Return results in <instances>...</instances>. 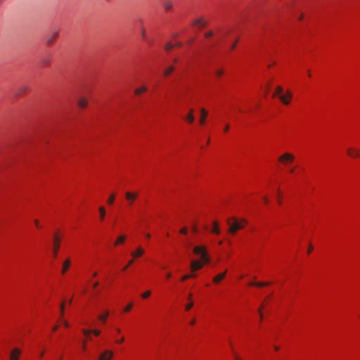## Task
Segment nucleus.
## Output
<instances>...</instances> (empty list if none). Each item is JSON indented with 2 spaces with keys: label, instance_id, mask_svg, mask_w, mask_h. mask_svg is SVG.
Segmentation results:
<instances>
[{
  "label": "nucleus",
  "instance_id": "obj_1",
  "mask_svg": "<svg viewBox=\"0 0 360 360\" xmlns=\"http://www.w3.org/2000/svg\"><path fill=\"white\" fill-rule=\"evenodd\" d=\"M193 252L200 256V260H192L191 262V269L192 271L201 269L203 264H208L210 261L205 247L195 246L193 248Z\"/></svg>",
  "mask_w": 360,
  "mask_h": 360
},
{
  "label": "nucleus",
  "instance_id": "obj_2",
  "mask_svg": "<svg viewBox=\"0 0 360 360\" xmlns=\"http://www.w3.org/2000/svg\"><path fill=\"white\" fill-rule=\"evenodd\" d=\"M245 221L244 220L239 221L235 218L228 219V224L229 226V232L232 234L243 229L245 226Z\"/></svg>",
  "mask_w": 360,
  "mask_h": 360
},
{
  "label": "nucleus",
  "instance_id": "obj_3",
  "mask_svg": "<svg viewBox=\"0 0 360 360\" xmlns=\"http://www.w3.org/2000/svg\"><path fill=\"white\" fill-rule=\"evenodd\" d=\"M274 96H277L285 105H288L292 98V94L290 91H288L285 94H283L281 86L276 88Z\"/></svg>",
  "mask_w": 360,
  "mask_h": 360
},
{
  "label": "nucleus",
  "instance_id": "obj_4",
  "mask_svg": "<svg viewBox=\"0 0 360 360\" xmlns=\"http://www.w3.org/2000/svg\"><path fill=\"white\" fill-rule=\"evenodd\" d=\"M294 155L289 153H285L283 154L278 158V161L286 167L291 164L294 161Z\"/></svg>",
  "mask_w": 360,
  "mask_h": 360
},
{
  "label": "nucleus",
  "instance_id": "obj_5",
  "mask_svg": "<svg viewBox=\"0 0 360 360\" xmlns=\"http://www.w3.org/2000/svg\"><path fill=\"white\" fill-rule=\"evenodd\" d=\"M60 248V238L58 236L55 235L53 238V257L56 258L58 252Z\"/></svg>",
  "mask_w": 360,
  "mask_h": 360
},
{
  "label": "nucleus",
  "instance_id": "obj_6",
  "mask_svg": "<svg viewBox=\"0 0 360 360\" xmlns=\"http://www.w3.org/2000/svg\"><path fill=\"white\" fill-rule=\"evenodd\" d=\"M115 331L116 333V335H115V343L116 344H118V345H120L122 343H123L124 342V337L123 335H121V329L118 327H116L115 328Z\"/></svg>",
  "mask_w": 360,
  "mask_h": 360
},
{
  "label": "nucleus",
  "instance_id": "obj_7",
  "mask_svg": "<svg viewBox=\"0 0 360 360\" xmlns=\"http://www.w3.org/2000/svg\"><path fill=\"white\" fill-rule=\"evenodd\" d=\"M59 32L58 30L51 31L46 37V43L51 44L58 37Z\"/></svg>",
  "mask_w": 360,
  "mask_h": 360
},
{
  "label": "nucleus",
  "instance_id": "obj_8",
  "mask_svg": "<svg viewBox=\"0 0 360 360\" xmlns=\"http://www.w3.org/2000/svg\"><path fill=\"white\" fill-rule=\"evenodd\" d=\"M347 155L353 158H358L360 157V150L354 148H348L347 149Z\"/></svg>",
  "mask_w": 360,
  "mask_h": 360
},
{
  "label": "nucleus",
  "instance_id": "obj_9",
  "mask_svg": "<svg viewBox=\"0 0 360 360\" xmlns=\"http://www.w3.org/2000/svg\"><path fill=\"white\" fill-rule=\"evenodd\" d=\"M113 356V353L110 350H105L103 352L98 358V360H112Z\"/></svg>",
  "mask_w": 360,
  "mask_h": 360
},
{
  "label": "nucleus",
  "instance_id": "obj_10",
  "mask_svg": "<svg viewBox=\"0 0 360 360\" xmlns=\"http://www.w3.org/2000/svg\"><path fill=\"white\" fill-rule=\"evenodd\" d=\"M137 195L131 192H127L125 193V198L129 202V205H131L136 200Z\"/></svg>",
  "mask_w": 360,
  "mask_h": 360
},
{
  "label": "nucleus",
  "instance_id": "obj_11",
  "mask_svg": "<svg viewBox=\"0 0 360 360\" xmlns=\"http://www.w3.org/2000/svg\"><path fill=\"white\" fill-rule=\"evenodd\" d=\"M20 354V350L18 348H15L12 350V352L11 353L10 359L11 360H18Z\"/></svg>",
  "mask_w": 360,
  "mask_h": 360
},
{
  "label": "nucleus",
  "instance_id": "obj_12",
  "mask_svg": "<svg viewBox=\"0 0 360 360\" xmlns=\"http://www.w3.org/2000/svg\"><path fill=\"white\" fill-rule=\"evenodd\" d=\"M193 25L198 28H202L206 25V21L202 18H198L193 22Z\"/></svg>",
  "mask_w": 360,
  "mask_h": 360
},
{
  "label": "nucleus",
  "instance_id": "obj_13",
  "mask_svg": "<svg viewBox=\"0 0 360 360\" xmlns=\"http://www.w3.org/2000/svg\"><path fill=\"white\" fill-rule=\"evenodd\" d=\"M71 264V260L70 259H67L65 260V262L63 264V268L61 271L62 274H65L68 269L70 268Z\"/></svg>",
  "mask_w": 360,
  "mask_h": 360
},
{
  "label": "nucleus",
  "instance_id": "obj_14",
  "mask_svg": "<svg viewBox=\"0 0 360 360\" xmlns=\"http://www.w3.org/2000/svg\"><path fill=\"white\" fill-rule=\"evenodd\" d=\"M226 272L227 271H225L224 272L220 273V274H217V276H215L213 278V282L215 283H219L222 279H224L225 278Z\"/></svg>",
  "mask_w": 360,
  "mask_h": 360
},
{
  "label": "nucleus",
  "instance_id": "obj_15",
  "mask_svg": "<svg viewBox=\"0 0 360 360\" xmlns=\"http://www.w3.org/2000/svg\"><path fill=\"white\" fill-rule=\"evenodd\" d=\"M83 332V334L86 336V337H89L91 333H94V335L96 336H98L101 333L100 330H86V329H84L82 330Z\"/></svg>",
  "mask_w": 360,
  "mask_h": 360
},
{
  "label": "nucleus",
  "instance_id": "obj_16",
  "mask_svg": "<svg viewBox=\"0 0 360 360\" xmlns=\"http://www.w3.org/2000/svg\"><path fill=\"white\" fill-rule=\"evenodd\" d=\"M200 112H201V116H200V124H203L205 122V119H206V117H207L208 112L204 108H202L200 110Z\"/></svg>",
  "mask_w": 360,
  "mask_h": 360
},
{
  "label": "nucleus",
  "instance_id": "obj_17",
  "mask_svg": "<svg viewBox=\"0 0 360 360\" xmlns=\"http://www.w3.org/2000/svg\"><path fill=\"white\" fill-rule=\"evenodd\" d=\"M143 253L144 250L142 248L139 247L136 251L131 252V256L134 257H138L143 255Z\"/></svg>",
  "mask_w": 360,
  "mask_h": 360
},
{
  "label": "nucleus",
  "instance_id": "obj_18",
  "mask_svg": "<svg viewBox=\"0 0 360 360\" xmlns=\"http://www.w3.org/2000/svg\"><path fill=\"white\" fill-rule=\"evenodd\" d=\"M184 120L188 123H193L194 121V116L193 115V110L191 109L189 113L184 117Z\"/></svg>",
  "mask_w": 360,
  "mask_h": 360
},
{
  "label": "nucleus",
  "instance_id": "obj_19",
  "mask_svg": "<svg viewBox=\"0 0 360 360\" xmlns=\"http://www.w3.org/2000/svg\"><path fill=\"white\" fill-rule=\"evenodd\" d=\"M269 284V283H266V282H250L249 283V285L250 286L263 287V286H266Z\"/></svg>",
  "mask_w": 360,
  "mask_h": 360
},
{
  "label": "nucleus",
  "instance_id": "obj_20",
  "mask_svg": "<svg viewBox=\"0 0 360 360\" xmlns=\"http://www.w3.org/2000/svg\"><path fill=\"white\" fill-rule=\"evenodd\" d=\"M87 103L88 102L86 99H85L84 98H80L78 101V105L81 108H84L87 105Z\"/></svg>",
  "mask_w": 360,
  "mask_h": 360
},
{
  "label": "nucleus",
  "instance_id": "obj_21",
  "mask_svg": "<svg viewBox=\"0 0 360 360\" xmlns=\"http://www.w3.org/2000/svg\"><path fill=\"white\" fill-rule=\"evenodd\" d=\"M211 231L217 235H219L220 233V230H219L217 222L214 221L213 223V227H212Z\"/></svg>",
  "mask_w": 360,
  "mask_h": 360
},
{
  "label": "nucleus",
  "instance_id": "obj_22",
  "mask_svg": "<svg viewBox=\"0 0 360 360\" xmlns=\"http://www.w3.org/2000/svg\"><path fill=\"white\" fill-rule=\"evenodd\" d=\"M108 316H109V312L108 311H106L103 314L99 315L98 318L103 323H105Z\"/></svg>",
  "mask_w": 360,
  "mask_h": 360
},
{
  "label": "nucleus",
  "instance_id": "obj_23",
  "mask_svg": "<svg viewBox=\"0 0 360 360\" xmlns=\"http://www.w3.org/2000/svg\"><path fill=\"white\" fill-rule=\"evenodd\" d=\"M180 44L179 43H172V42H168L165 49L167 51H169L170 49H172L173 47H174L175 46H179Z\"/></svg>",
  "mask_w": 360,
  "mask_h": 360
},
{
  "label": "nucleus",
  "instance_id": "obj_24",
  "mask_svg": "<svg viewBox=\"0 0 360 360\" xmlns=\"http://www.w3.org/2000/svg\"><path fill=\"white\" fill-rule=\"evenodd\" d=\"M163 6L165 11H169L172 8L173 5L171 1H167L164 3Z\"/></svg>",
  "mask_w": 360,
  "mask_h": 360
},
{
  "label": "nucleus",
  "instance_id": "obj_25",
  "mask_svg": "<svg viewBox=\"0 0 360 360\" xmlns=\"http://www.w3.org/2000/svg\"><path fill=\"white\" fill-rule=\"evenodd\" d=\"M98 210H99V213H100V219L101 221H103L105 216V208L103 207H100Z\"/></svg>",
  "mask_w": 360,
  "mask_h": 360
},
{
  "label": "nucleus",
  "instance_id": "obj_26",
  "mask_svg": "<svg viewBox=\"0 0 360 360\" xmlns=\"http://www.w3.org/2000/svg\"><path fill=\"white\" fill-rule=\"evenodd\" d=\"M125 236H120L117 238V240L115 243V245H117L118 244L123 243L125 240Z\"/></svg>",
  "mask_w": 360,
  "mask_h": 360
},
{
  "label": "nucleus",
  "instance_id": "obj_27",
  "mask_svg": "<svg viewBox=\"0 0 360 360\" xmlns=\"http://www.w3.org/2000/svg\"><path fill=\"white\" fill-rule=\"evenodd\" d=\"M146 91V86H141L137 89L135 90V94L136 95H139L143 92H145Z\"/></svg>",
  "mask_w": 360,
  "mask_h": 360
},
{
  "label": "nucleus",
  "instance_id": "obj_28",
  "mask_svg": "<svg viewBox=\"0 0 360 360\" xmlns=\"http://www.w3.org/2000/svg\"><path fill=\"white\" fill-rule=\"evenodd\" d=\"M115 194H112L109 198L108 199V203L109 205H112L113 202H114V200H115Z\"/></svg>",
  "mask_w": 360,
  "mask_h": 360
},
{
  "label": "nucleus",
  "instance_id": "obj_29",
  "mask_svg": "<svg viewBox=\"0 0 360 360\" xmlns=\"http://www.w3.org/2000/svg\"><path fill=\"white\" fill-rule=\"evenodd\" d=\"M174 70V68L172 66H170L165 70L164 74L165 75H168Z\"/></svg>",
  "mask_w": 360,
  "mask_h": 360
},
{
  "label": "nucleus",
  "instance_id": "obj_30",
  "mask_svg": "<svg viewBox=\"0 0 360 360\" xmlns=\"http://www.w3.org/2000/svg\"><path fill=\"white\" fill-rule=\"evenodd\" d=\"M133 307V304L132 303H129V304H127L124 309V312H129L131 311V309H132Z\"/></svg>",
  "mask_w": 360,
  "mask_h": 360
},
{
  "label": "nucleus",
  "instance_id": "obj_31",
  "mask_svg": "<svg viewBox=\"0 0 360 360\" xmlns=\"http://www.w3.org/2000/svg\"><path fill=\"white\" fill-rule=\"evenodd\" d=\"M151 295V292L150 290H148L146 292H145L144 293H143L141 295V297L143 298V299H146L148 297H149Z\"/></svg>",
  "mask_w": 360,
  "mask_h": 360
},
{
  "label": "nucleus",
  "instance_id": "obj_32",
  "mask_svg": "<svg viewBox=\"0 0 360 360\" xmlns=\"http://www.w3.org/2000/svg\"><path fill=\"white\" fill-rule=\"evenodd\" d=\"M133 262H134L133 259L129 261V262L127 264V265L123 267L122 271H126L129 268V266L133 264Z\"/></svg>",
  "mask_w": 360,
  "mask_h": 360
},
{
  "label": "nucleus",
  "instance_id": "obj_33",
  "mask_svg": "<svg viewBox=\"0 0 360 360\" xmlns=\"http://www.w3.org/2000/svg\"><path fill=\"white\" fill-rule=\"evenodd\" d=\"M191 278V275L186 274V275L183 276L181 278V281H186V280H188V278Z\"/></svg>",
  "mask_w": 360,
  "mask_h": 360
},
{
  "label": "nucleus",
  "instance_id": "obj_34",
  "mask_svg": "<svg viewBox=\"0 0 360 360\" xmlns=\"http://www.w3.org/2000/svg\"><path fill=\"white\" fill-rule=\"evenodd\" d=\"M193 306V302H190L188 303V304L186 305L185 308H186V311H189Z\"/></svg>",
  "mask_w": 360,
  "mask_h": 360
},
{
  "label": "nucleus",
  "instance_id": "obj_35",
  "mask_svg": "<svg viewBox=\"0 0 360 360\" xmlns=\"http://www.w3.org/2000/svg\"><path fill=\"white\" fill-rule=\"evenodd\" d=\"M216 75L217 77H221L223 75V70H217L216 71Z\"/></svg>",
  "mask_w": 360,
  "mask_h": 360
},
{
  "label": "nucleus",
  "instance_id": "obj_36",
  "mask_svg": "<svg viewBox=\"0 0 360 360\" xmlns=\"http://www.w3.org/2000/svg\"><path fill=\"white\" fill-rule=\"evenodd\" d=\"M141 36H142L143 39H146V31L143 28L141 30Z\"/></svg>",
  "mask_w": 360,
  "mask_h": 360
},
{
  "label": "nucleus",
  "instance_id": "obj_37",
  "mask_svg": "<svg viewBox=\"0 0 360 360\" xmlns=\"http://www.w3.org/2000/svg\"><path fill=\"white\" fill-rule=\"evenodd\" d=\"M212 35V32H207V33H206V34H205V37H206V38H209V37H210Z\"/></svg>",
  "mask_w": 360,
  "mask_h": 360
},
{
  "label": "nucleus",
  "instance_id": "obj_38",
  "mask_svg": "<svg viewBox=\"0 0 360 360\" xmlns=\"http://www.w3.org/2000/svg\"><path fill=\"white\" fill-rule=\"evenodd\" d=\"M234 360H243L238 355L234 354Z\"/></svg>",
  "mask_w": 360,
  "mask_h": 360
},
{
  "label": "nucleus",
  "instance_id": "obj_39",
  "mask_svg": "<svg viewBox=\"0 0 360 360\" xmlns=\"http://www.w3.org/2000/svg\"><path fill=\"white\" fill-rule=\"evenodd\" d=\"M180 232H181V233L186 234V233H187V230H186V228H183V229H181Z\"/></svg>",
  "mask_w": 360,
  "mask_h": 360
},
{
  "label": "nucleus",
  "instance_id": "obj_40",
  "mask_svg": "<svg viewBox=\"0 0 360 360\" xmlns=\"http://www.w3.org/2000/svg\"><path fill=\"white\" fill-rule=\"evenodd\" d=\"M294 171H295V168L289 167V169H288L289 173L292 174L294 172Z\"/></svg>",
  "mask_w": 360,
  "mask_h": 360
},
{
  "label": "nucleus",
  "instance_id": "obj_41",
  "mask_svg": "<svg viewBox=\"0 0 360 360\" xmlns=\"http://www.w3.org/2000/svg\"><path fill=\"white\" fill-rule=\"evenodd\" d=\"M82 349H83L84 351H85V350H86V341H84V342H83V345H82Z\"/></svg>",
  "mask_w": 360,
  "mask_h": 360
},
{
  "label": "nucleus",
  "instance_id": "obj_42",
  "mask_svg": "<svg viewBox=\"0 0 360 360\" xmlns=\"http://www.w3.org/2000/svg\"><path fill=\"white\" fill-rule=\"evenodd\" d=\"M34 224H35V225H36V226H37V228H39V227H40V226H39V221H38V220H37V219H36V220H34Z\"/></svg>",
  "mask_w": 360,
  "mask_h": 360
},
{
  "label": "nucleus",
  "instance_id": "obj_43",
  "mask_svg": "<svg viewBox=\"0 0 360 360\" xmlns=\"http://www.w3.org/2000/svg\"><path fill=\"white\" fill-rule=\"evenodd\" d=\"M171 276H172V274H171V273H169H169H167V274H166V278H167V279L170 278H171Z\"/></svg>",
  "mask_w": 360,
  "mask_h": 360
},
{
  "label": "nucleus",
  "instance_id": "obj_44",
  "mask_svg": "<svg viewBox=\"0 0 360 360\" xmlns=\"http://www.w3.org/2000/svg\"><path fill=\"white\" fill-rule=\"evenodd\" d=\"M229 126L228 124H226V125L225 126V127H224V131H225V132H227V131H228V130H229Z\"/></svg>",
  "mask_w": 360,
  "mask_h": 360
},
{
  "label": "nucleus",
  "instance_id": "obj_45",
  "mask_svg": "<svg viewBox=\"0 0 360 360\" xmlns=\"http://www.w3.org/2000/svg\"><path fill=\"white\" fill-rule=\"evenodd\" d=\"M63 324H64V326H65L66 328H68V327H69V324H68V323L66 321H63Z\"/></svg>",
  "mask_w": 360,
  "mask_h": 360
},
{
  "label": "nucleus",
  "instance_id": "obj_46",
  "mask_svg": "<svg viewBox=\"0 0 360 360\" xmlns=\"http://www.w3.org/2000/svg\"><path fill=\"white\" fill-rule=\"evenodd\" d=\"M236 44V41H235V42L231 45V50H233V49L235 48Z\"/></svg>",
  "mask_w": 360,
  "mask_h": 360
},
{
  "label": "nucleus",
  "instance_id": "obj_47",
  "mask_svg": "<svg viewBox=\"0 0 360 360\" xmlns=\"http://www.w3.org/2000/svg\"><path fill=\"white\" fill-rule=\"evenodd\" d=\"M313 247L312 245H310L308 250V254H309L312 251Z\"/></svg>",
  "mask_w": 360,
  "mask_h": 360
},
{
  "label": "nucleus",
  "instance_id": "obj_48",
  "mask_svg": "<svg viewBox=\"0 0 360 360\" xmlns=\"http://www.w3.org/2000/svg\"><path fill=\"white\" fill-rule=\"evenodd\" d=\"M195 319H192V320L191 321V322H190V324H191V325H194V324H195Z\"/></svg>",
  "mask_w": 360,
  "mask_h": 360
},
{
  "label": "nucleus",
  "instance_id": "obj_49",
  "mask_svg": "<svg viewBox=\"0 0 360 360\" xmlns=\"http://www.w3.org/2000/svg\"><path fill=\"white\" fill-rule=\"evenodd\" d=\"M60 308H61V311H62V313H63V310H64V304H61Z\"/></svg>",
  "mask_w": 360,
  "mask_h": 360
},
{
  "label": "nucleus",
  "instance_id": "obj_50",
  "mask_svg": "<svg viewBox=\"0 0 360 360\" xmlns=\"http://www.w3.org/2000/svg\"><path fill=\"white\" fill-rule=\"evenodd\" d=\"M44 351L41 352L40 354H39V357L41 358L44 356Z\"/></svg>",
  "mask_w": 360,
  "mask_h": 360
},
{
  "label": "nucleus",
  "instance_id": "obj_51",
  "mask_svg": "<svg viewBox=\"0 0 360 360\" xmlns=\"http://www.w3.org/2000/svg\"><path fill=\"white\" fill-rule=\"evenodd\" d=\"M146 237L147 238H150V235L149 233H146Z\"/></svg>",
  "mask_w": 360,
  "mask_h": 360
},
{
  "label": "nucleus",
  "instance_id": "obj_52",
  "mask_svg": "<svg viewBox=\"0 0 360 360\" xmlns=\"http://www.w3.org/2000/svg\"><path fill=\"white\" fill-rule=\"evenodd\" d=\"M98 285V282L95 283L94 284V288H96Z\"/></svg>",
  "mask_w": 360,
  "mask_h": 360
},
{
  "label": "nucleus",
  "instance_id": "obj_53",
  "mask_svg": "<svg viewBox=\"0 0 360 360\" xmlns=\"http://www.w3.org/2000/svg\"><path fill=\"white\" fill-rule=\"evenodd\" d=\"M57 328H58V326H54V327L53 328V331H56V330H57Z\"/></svg>",
  "mask_w": 360,
  "mask_h": 360
},
{
  "label": "nucleus",
  "instance_id": "obj_54",
  "mask_svg": "<svg viewBox=\"0 0 360 360\" xmlns=\"http://www.w3.org/2000/svg\"><path fill=\"white\" fill-rule=\"evenodd\" d=\"M191 278H195L196 276L195 274H191Z\"/></svg>",
  "mask_w": 360,
  "mask_h": 360
},
{
  "label": "nucleus",
  "instance_id": "obj_55",
  "mask_svg": "<svg viewBox=\"0 0 360 360\" xmlns=\"http://www.w3.org/2000/svg\"><path fill=\"white\" fill-rule=\"evenodd\" d=\"M97 276V273H96V272H94V273L93 274V276H94V277H95V276Z\"/></svg>",
  "mask_w": 360,
  "mask_h": 360
},
{
  "label": "nucleus",
  "instance_id": "obj_56",
  "mask_svg": "<svg viewBox=\"0 0 360 360\" xmlns=\"http://www.w3.org/2000/svg\"><path fill=\"white\" fill-rule=\"evenodd\" d=\"M279 195H280V193H278V202L280 203V201H279Z\"/></svg>",
  "mask_w": 360,
  "mask_h": 360
},
{
  "label": "nucleus",
  "instance_id": "obj_57",
  "mask_svg": "<svg viewBox=\"0 0 360 360\" xmlns=\"http://www.w3.org/2000/svg\"><path fill=\"white\" fill-rule=\"evenodd\" d=\"M192 297V295L190 293L189 295H188V298L191 299Z\"/></svg>",
  "mask_w": 360,
  "mask_h": 360
},
{
  "label": "nucleus",
  "instance_id": "obj_58",
  "mask_svg": "<svg viewBox=\"0 0 360 360\" xmlns=\"http://www.w3.org/2000/svg\"><path fill=\"white\" fill-rule=\"evenodd\" d=\"M265 202H267V199L266 198H264Z\"/></svg>",
  "mask_w": 360,
  "mask_h": 360
},
{
  "label": "nucleus",
  "instance_id": "obj_59",
  "mask_svg": "<svg viewBox=\"0 0 360 360\" xmlns=\"http://www.w3.org/2000/svg\"><path fill=\"white\" fill-rule=\"evenodd\" d=\"M268 93V89H265V94H266Z\"/></svg>",
  "mask_w": 360,
  "mask_h": 360
},
{
  "label": "nucleus",
  "instance_id": "obj_60",
  "mask_svg": "<svg viewBox=\"0 0 360 360\" xmlns=\"http://www.w3.org/2000/svg\"><path fill=\"white\" fill-rule=\"evenodd\" d=\"M4 0H0V5L3 3Z\"/></svg>",
  "mask_w": 360,
  "mask_h": 360
},
{
  "label": "nucleus",
  "instance_id": "obj_61",
  "mask_svg": "<svg viewBox=\"0 0 360 360\" xmlns=\"http://www.w3.org/2000/svg\"><path fill=\"white\" fill-rule=\"evenodd\" d=\"M275 350H278V347H275Z\"/></svg>",
  "mask_w": 360,
  "mask_h": 360
},
{
  "label": "nucleus",
  "instance_id": "obj_62",
  "mask_svg": "<svg viewBox=\"0 0 360 360\" xmlns=\"http://www.w3.org/2000/svg\"><path fill=\"white\" fill-rule=\"evenodd\" d=\"M259 314H260V317L262 318V313H261V311H259Z\"/></svg>",
  "mask_w": 360,
  "mask_h": 360
},
{
  "label": "nucleus",
  "instance_id": "obj_63",
  "mask_svg": "<svg viewBox=\"0 0 360 360\" xmlns=\"http://www.w3.org/2000/svg\"><path fill=\"white\" fill-rule=\"evenodd\" d=\"M307 75H309V77H311V74L309 72L307 73Z\"/></svg>",
  "mask_w": 360,
  "mask_h": 360
}]
</instances>
